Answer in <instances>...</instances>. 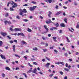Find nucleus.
Instances as JSON below:
<instances>
[{
  "label": "nucleus",
  "instance_id": "nucleus-16",
  "mask_svg": "<svg viewBox=\"0 0 79 79\" xmlns=\"http://www.w3.org/2000/svg\"><path fill=\"white\" fill-rule=\"evenodd\" d=\"M29 9L30 10V11H33V10H34V9L33 7H29Z\"/></svg>",
  "mask_w": 79,
  "mask_h": 79
},
{
  "label": "nucleus",
  "instance_id": "nucleus-31",
  "mask_svg": "<svg viewBox=\"0 0 79 79\" xmlns=\"http://www.w3.org/2000/svg\"><path fill=\"white\" fill-rule=\"evenodd\" d=\"M27 31L28 32H31V30L29 28L28 29Z\"/></svg>",
  "mask_w": 79,
  "mask_h": 79
},
{
  "label": "nucleus",
  "instance_id": "nucleus-15",
  "mask_svg": "<svg viewBox=\"0 0 79 79\" xmlns=\"http://www.w3.org/2000/svg\"><path fill=\"white\" fill-rule=\"evenodd\" d=\"M32 73H35V72H37V69L36 68H35L33 71H31Z\"/></svg>",
  "mask_w": 79,
  "mask_h": 79
},
{
  "label": "nucleus",
  "instance_id": "nucleus-47",
  "mask_svg": "<svg viewBox=\"0 0 79 79\" xmlns=\"http://www.w3.org/2000/svg\"><path fill=\"white\" fill-rule=\"evenodd\" d=\"M55 8L56 9H58V5H56L55 7Z\"/></svg>",
  "mask_w": 79,
  "mask_h": 79
},
{
  "label": "nucleus",
  "instance_id": "nucleus-26",
  "mask_svg": "<svg viewBox=\"0 0 79 79\" xmlns=\"http://www.w3.org/2000/svg\"><path fill=\"white\" fill-rule=\"evenodd\" d=\"M16 18H17V19H21V17H20L18 15L16 16Z\"/></svg>",
  "mask_w": 79,
  "mask_h": 79
},
{
  "label": "nucleus",
  "instance_id": "nucleus-34",
  "mask_svg": "<svg viewBox=\"0 0 79 79\" xmlns=\"http://www.w3.org/2000/svg\"><path fill=\"white\" fill-rule=\"evenodd\" d=\"M11 35H18V34H17V33H14V34H11Z\"/></svg>",
  "mask_w": 79,
  "mask_h": 79
},
{
  "label": "nucleus",
  "instance_id": "nucleus-23",
  "mask_svg": "<svg viewBox=\"0 0 79 79\" xmlns=\"http://www.w3.org/2000/svg\"><path fill=\"white\" fill-rule=\"evenodd\" d=\"M2 44H3V42L2 41H0V47H2Z\"/></svg>",
  "mask_w": 79,
  "mask_h": 79
},
{
  "label": "nucleus",
  "instance_id": "nucleus-59",
  "mask_svg": "<svg viewBox=\"0 0 79 79\" xmlns=\"http://www.w3.org/2000/svg\"><path fill=\"white\" fill-rule=\"evenodd\" d=\"M62 50H64V51H65V48L64 47H63V48H62Z\"/></svg>",
  "mask_w": 79,
  "mask_h": 79
},
{
  "label": "nucleus",
  "instance_id": "nucleus-43",
  "mask_svg": "<svg viewBox=\"0 0 79 79\" xmlns=\"http://www.w3.org/2000/svg\"><path fill=\"white\" fill-rule=\"evenodd\" d=\"M53 76V74H51L50 75H49V77H52Z\"/></svg>",
  "mask_w": 79,
  "mask_h": 79
},
{
  "label": "nucleus",
  "instance_id": "nucleus-9",
  "mask_svg": "<svg viewBox=\"0 0 79 79\" xmlns=\"http://www.w3.org/2000/svg\"><path fill=\"white\" fill-rule=\"evenodd\" d=\"M52 12L51 11H48V16L49 18H51V16H50V15H52Z\"/></svg>",
  "mask_w": 79,
  "mask_h": 79
},
{
  "label": "nucleus",
  "instance_id": "nucleus-46",
  "mask_svg": "<svg viewBox=\"0 0 79 79\" xmlns=\"http://www.w3.org/2000/svg\"><path fill=\"white\" fill-rule=\"evenodd\" d=\"M33 63L34 64H35V65H37V62H33Z\"/></svg>",
  "mask_w": 79,
  "mask_h": 79
},
{
  "label": "nucleus",
  "instance_id": "nucleus-33",
  "mask_svg": "<svg viewBox=\"0 0 79 79\" xmlns=\"http://www.w3.org/2000/svg\"><path fill=\"white\" fill-rule=\"evenodd\" d=\"M23 75H24L25 77H26V78H27V75H26V74L25 73H23Z\"/></svg>",
  "mask_w": 79,
  "mask_h": 79
},
{
  "label": "nucleus",
  "instance_id": "nucleus-12",
  "mask_svg": "<svg viewBox=\"0 0 79 79\" xmlns=\"http://www.w3.org/2000/svg\"><path fill=\"white\" fill-rule=\"evenodd\" d=\"M44 27L46 29V31H48V29L47 28V27L46 25H44Z\"/></svg>",
  "mask_w": 79,
  "mask_h": 79
},
{
  "label": "nucleus",
  "instance_id": "nucleus-24",
  "mask_svg": "<svg viewBox=\"0 0 79 79\" xmlns=\"http://www.w3.org/2000/svg\"><path fill=\"white\" fill-rule=\"evenodd\" d=\"M64 70L65 71H67V72H68V71H69V69H66V68H64Z\"/></svg>",
  "mask_w": 79,
  "mask_h": 79
},
{
  "label": "nucleus",
  "instance_id": "nucleus-32",
  "mask_svg": "<svg viewBox=\"0 0 79 79\" xmlns=\"http://www.w3.org/2000/svg\"><path fill=\"white\" fill-rule=\"evenodd\" d=\"M70 18H71V17H72V18H75V17H74V16L73 15H70L69 16Z\"/></svg>",
  "mask_w": 79,
  "mask_h": 79
},
{
  "label": "nucleus",
  "instance_id": "nucleus-27",
  "mask_svg": "<svg viewBox=\"0 0 79 79\" xmlns=\"http://www.w3.org/2000/svg\"><path fill=\"white\" fill-rule=\"evenodd\" d=\"M66 37V39L67 40V41L68 42H70V41H69V39L68 38V37Z\"/></svg>",
  "mask_w": 79,
  "mask_h": 79
},
{
  "label": "nucleus",
  "instance_id": "nucleus-42",
  "mask_svg": "<svg viewBox=\"0 0 79 79\" xmlns=\"http://www.w3.org/2000/svg\"><path fill=\"white\" fill-rule=\"evenodd\" d=\"M37 8V6H33V9L34 10V9H35Z\"/></svg>",
  "mask_w": 79,
  "mask_h": 79
},
{
  "label": "nucleus",
  "instance_id": "nucleus-63",
  "mask_svg": "<svg viewBox=\"0 0 79 79\" xmlns=\"http://www.w3.org/2000/svg\"><path fill=\"white\" fill-rule=\"evenodd\" d=\"M68 77H67V76H65L64 77V79H67Z\"/></svg>",
  "mask_w": 79,
  "mask_h": 79
},
{
  "label": "nucleus",
  "instance_id": "nucleus-56",
  "mask_svg": "<svg viewBox=\"0 0 79 79\" xmlns=\"http://www.w3.org/2000/svg\"><path fill=\"white\" fill-rule=\"evenodd\" d=\"M74 5L76 6L77 5V3L76 2H74Z\"/></svg>",
  "mask_w": 79,
  "mask_h": 79
},
{
  "label": "nucleus",
  "instance_id": "nucleus-52",
  "mask_svg": "<svg viewBox=\"0 0 79 79\" xmlns=\"http://www.w3.org/2000/svg\"><path fill=\"white\" fill-rule=\"evenodd\" d=\"M21 33H18L17 34V35L19 36V35H21Z\"/></svg>",
  "mask_w": 79,
  "mask_h": 79
},
{
  "label": "nucleus",
  "instance_id": "nucleus-37",
  "mask_svg": "<svg viewBox=\"0 0 79 79\" xmlns=\"http://www.w3.org/2000/svg\"><path fill=\"white\" fill-rule=\"evenodd\" d=\"M15 56H16V57H18V58H20V56L17 54H15Z\"/></svg>",
  "mask_w": 79,
  "mask_h": 79
},
{
  "label": "nucleus",
  "instance_id": "nucleus-36",
  "mask_svg": "<svg viewBox=\"0 0 79 79\" xmlns=\"http://www.w3.org/2000/svg\"><path fill=\"white\" fill-rule=\"evenodd\" d=\"M10 11H14V9H13V8L10 7Z\"/></svg>",
  "mask_w": 79,
  "mask_h": 79
},
{
  "label": "nucleus",
  "instance_id": "nucleus-53",
  "mask_svg": "<svg viewBox=\"0 0 79 79\" xmlns=\"http://www.w3.org/2000/svg\"><path fill=\"white\" fill-rule=\"evenodd\" d=\"M54 47V46H53L52 47H50V48L51 49H53V48Z\"/></svg>",
  "mask_w": 79,
  "mask_h": 79
},
{
  "label": "nucleus",
  "instance_id": "nucleus-48",
  "mask_svg": "<svg viewBox=\"0 0 79 79\" xmlns=\"http://www.w3.org/2000/svg\"><path fill=\"white\" fill-rule=\"evenodd\" d=\"M31 3H33V4H36V2H34V1H32L31 2Z\"/></svg>",
  "mask_w": 79,
  "mask_h": 79
},
{
  "label": "nucleus",
  "instance_id": "nucleus-58",
  "mask_svg": "<svg viewBox=\"0 0 79 79\" xmlns=\"http://www.w3.org/2000/svg\"><path fill=\"white\" fill-rule=\"evenodd\" d=\"M68 68L69 69H71V65H69L68 66Z\"/></svg>",
  "mask_w": 79,
  "mask_h": 79
},
{
  "label": "nucleus",
  "instance_id": "nucleus-57",
  "mask_svg": "<svg viewBox=\"0 0 79 79\" xmlns=\"http://www.w3.org/2000/svg\"><path fill=\"white\" fill-rule=\"evenodd\" d=\"M7 37L8 38V39H11V38L9 36H7Z\"/></svg>",
  "mask_w": 79,
  "mask_h": 79
},
{
  "label": "nucleus",
  "instance_id": "nucleus-19",
  "mask_svg": "<svg viewBox=\"0 0 79 79\" xmlns=\"http://www.w3.org/2000/svg\"><path fill=\"white\" fill-rule=\"evenodd\" d=\"M54 25L56 26V27H58L59 26V24L58 23H54Z\"/></svg>",
  "mask_w": 79,
  "mask_h": 79
},
{
  "label": "nucleus",
  "instance_id": "nucleus-45",
  "mask_svg": "<svg viewBox=\"0 0 79 79\" xmlns=\"http://www.w3.org/2000/svg\"><path fill=\"white\" fill-rule=\"evenodd\" d=\"M45 58H46V59H47V60H48V61H50V59L49 58H48V57H45Z\"/></svg>",
  "mask_w": 79,
  "mask_h": 79
},
{
  "label": "nucleus",
  "instance_id": "nucleus-18",
  "mask_svg": "<svg viewBox=\"0 0 79 79\" xmlns=\"http://www.w3.org/2000/svg\"><path fill=\"white\" fill-rule=\"evenodd\" d=\"M5 69H6V70H8V71L10 70V67H6L5 68Z\"/></svg>",
  "mask_w": 79,
  "mask_h": 79
},
{
  "label": "nucleus",
  "instance_id": "nucleus-28",
  "mask_svg": "<svg viewBox=\"0 0 79 79\" xmlns=\"http://www.w3.org/2000/svg\"><path fill=\"white\" fill-rule=\"evenodd\" d=\"M8 21H4V23L5 24V25H6V24H8Z\"/></svg>",
  "mask_w": 79,
  "mask_h": 79
},
{
  "label": "nucleus",
  "instance_id": "nucleus-38",
  "mask_svg": "<svg viewBox=\"0 0 79 79\" xmlns=\"http://www.w3.org/2000/svg\"><path fill=\"white\" fill-rule=\"evenodd\" d=\"M64 55L65 56H68V53H64Z\"/></svg>",
  "mask_w": 79,
  "mask_h": 79
},
{
  "label": "nucleus",
  "instance_id": "nucleus-20",
  "mask_svg": "<svg viewBox=\"0 0 79 79\" xmlns=\"http://www.w3.org/2000/svg\"><path fill=\"white\" fill-rule=\"evenodd\" d=\"M46 2H47V3L48 2V3H52V0H48L47 1H46Z\"/></svg>",
  "mask_w": 79,
  "mask_h": 79
},
{
  "label": "nucleus",
  "instance_id": "nucleus-14",
  "mask_svg": "<svg viewBox=\"0 0 79 79\" xmlns=\"http://www.w3.org/2000/svg\"><path fill=\"white\" fill-rule=\"evenodd\" d=\"M33 50L34 51H37L38 50V48L37 47H35L33 48Z\"/></svg>",
  "mask_w": 79,
  "mask_h": 79
},
{
  "label": "nucleus",
  "instance_id": "nucleus-6",
  "mask_svg": "<svg viewBox=\"0 0 79 79\" xmlns=\"http://www.w3.org/2000/svg\"><path fill=\"white\" fill-rule=\"evenodd\" d=\"M52 23V21H51V20L50 19H48V20H47L46 21V24H50V23Z\"/></svg>",
  "mask_w": 79,
  "mask_h": 79
},
{
  "label": "nucleus",
  "instance_id": "nucleus-5",
  "mask_svg": "<svg viewBox=\"0 0 79 79\" xmlns=\"http://www.w3.org/2000/svg\"><path fill=\"white\" fill-rule=\"evenodd\" d=\"M0 32H1V35H2L3 36H5V35H6V33L5 32H3L2 31H1Z\"/></svg>",
  "mask_w": 79,
  "mask_h": 79
},
{
  "label": "nucleus",
  "instance_id": "nucleus-17",
  "mask_svg": "<svg viewBox=\"0 0 79 79\" xmlns=\"http://www.w3.org/2000/svg\"><path fill=\"white\" fill-rule=\"evenodd\" d=\"M59 73L61 75H63L64 74V73L62 71H59Z\"/></svg>",
  "mask_w": 79,
  "mask_h": 79
},
{
  "label": "nucleus",
  "instance_id": "nucleus-39",
  "mask_svg": "<svg viewBox=\"0 0 79 79\" xmlns=\"http://www.w3.org/2000/svg\"><path fill=\"white\" fill-rule=\"evenodd\" d=\"M8 16V13H6L5 15V16L6 17H7V16Z\"/></svg>",
  "mask_w": 79,
  "mask_h": 79
},
{
  "label": "nucleus",
  "instance_id": "nucleus-44",
  "mask_svg": "<svg viewBox=\"0 0 79 79\" xmlns=\"http://www.w3.org/2000/svg\"><path fill=\"white\" fill-rule=\"evenodd\" d=\"M25 56L23 57V58L25 59L26 60H27V57L26 56Z\"/></svg>",
  "mask_w": 79,
  "mask_h": 79
},
{
  "label": "nucleus",
  "instance_id": "nucleus-8",
  "mask_svg": "<svg viewBox=\"0 0 79 79\" xmlns=\"http://www.w3.org/2000/svg\"><path fill=\"white\" fill-rule=\"evenodd\" d=\"M0 56H1L2 58V59H4V60H6V58H5V56L2 55V54H1Z\"/></svg>",
  "mask_w": 79,
  "mask_h": 79
},
{
  "label": "nucleus",
  "instance_id": "nucleus-35",
  "mask_svg": "<svg viewBox=\"0 0 79 79\" xmlns=\"http://www.w3.org/2000/svg\"><path fill=\"white\" fill-rule=\"evenodd\" d=\"M43 50L44 52H46L47 51V49H43Z\"/></svg>",
  "mask_w": 79,
  "mask_h": 79
},
{
  "label": "nucleus",
  "instance_id": "nucleus-30",
  "mask_svg": "<svg viewBox=\"0 0 79 79\" xmlns=\"http://www.w3.org/2000/svg\"><path fill=\"white\" fill-rule=\"evenodd\" d=\"M76 27H77V28H79V23H78L76 26Z\"/></svg>",
  "mask_w": 79,
  "mask_h": 79
},
{
  "label": "nucleus",
  "instance_id": "nucleus-21",
  "mask_svg": "<svg viewBox=\"0 0 79 79\" xmlns=\"http://www.w3.org/2000/svg\"><path fill=\"white\" fill-rule=\"evenodd\" d=\"M60 25L61 27H65V25L64 23H61Z\"/></svg>",
  "mask_w": 79,
  "mask_h": 79
},
{
  "label": "nucleus",
  "instance_id": "nucleus-40",
  "mask_svg": "<svg viewBox=\"0 0 79 79\" xmlns=\"http://www.w3.org/2000/svg\"><path fill=\"white\" fill-rule=\"evenodd\" d=\"M68 3V1H66L64 2V4L65 5H67Z\"/></svg>",
  "mask_w": 79,
  "mask_h": 79
},
{
  "label": "nucleus",
  "instance_id": "nucleus-13",
  "mask_svg": "<svg viewBox=\"0 0 79 79\" xmlns=\"http://www.w3.org/2000/svg\"><path fill=\"white\" fill-rule=\"evenodd\" d=\"M21 43L22 44H24L25 45H26V44H27V43L24 41H22Z\"/></svg>",
  "mask_w": 79,
  "mask_h": 79
},
{
  "label": "nucleus",
  "instance_id": "nucleus-64",
  "mask_svg": "<svg viewBox=\"0 0 79 79\" xmlns=\"http://www.w3.org/2000/svg\"><path fill=\"white\" fill-rule=\"evenodd\" d=\"M53 28V29H56L57 30V29L56 27H52Z\"/></svg>",
  "mask_w": 79,
  "mask_h": 79
},
{
  "label": "nucleus",
  "instance_id": "nucleus-10",
  "mask_svg": "<svg viewBox=\"0 0 79 79\" xmlns=\"http://www.w3.org/2000/svg\"><path fill=\"white\" fill-rule=\"evenodd\" d=\"M13 51L14 52H15L16 51V49L15 48H16V46L15 45H13Z\"/></svg>",
  "mask_w": 79,
  "mask_h": 79
},
{
  "label": "nucleus",
  "instance_id": "nucleus-22",
  "mask_svg": "<svg viewBox=\"0 0 79 79\" xmlns=\"http://www.w3.org/2000/svg\"><path fill=\"white\" fill-rule=\"evenodd\" d=\"M67 18H65L64 19V22H65V23H67Z\"/></svg>",
  "mask_w": 79,
  "mask_h": 79
},
{
  "label": "nucleus",
  "instance_id": "nucleus-29",
  "mask_svg": "<svg viewBox=\"0 0 79 79\" xmlns=\"http://www.w3.org/2000/svg\"><path fill=\"white\" fill-rule=\"evenodd\" d=\"M23 21H25V22H27V19H23Z\"/></svg>",
  "mask_w": 79,
  "mask_h": 79
},
{
  "label": "nucleus",
  "instance_id": "nucleus-55",
  "mask_svg": "<svg viewBox=\"0 0 79 79\" xmlns=\"http://www.w3.org/2000/svg\"><path fill=\"white\" fill-rule=\"evenodd\" d=\"M42 61H43V62H44L45 61V59H43V60H42Z\"/></svg>",
  "mask_w": 79,
  "mask_h": 79
},
{
  "label": "nucleus",
  "instance_id": "nucleus-50",
  "mask_svg": "<svg viewBox=\"0 0 79 79\" xmlns=\"http://www.w3.org/2000/svg\"><path fill=\"white\" fill-rule=\"evenodd\" d=\"M8 24H11V23L10 21H8Z\"/></svg>",
  "mask_w": 79,
  "mask_h": 79
},
{
  "label": "nucleus",
  "instance_id": "nucleus-61",
  "mask_svg": "<svg viewBox=\"0 0 79 79\" xmlns=\"http://www.w3.org/2000/svg\"><path fill=\"white\" fill-rule=\"evenodd\" d=\"M40 18H41V19H43V18H44V17H42V16H40Z\"/></svg>",
  "mask_w": 79,
  "mask_h": 79
},
{
  "label": "nucleus",
  "instance_id": "nucleus-11",
  "mask_svg": "<svg viewBox=\"0 0 79 79\" xmlns=\"http://www.w3.org/2000/svg\"><path fill=\"white\" fill-rule=\"evenodd\" d=\"M50 64V63L48 62L46 64L45 66H46V67L48 68H49V67L48 66H49Z\"/></svg>",
  "mask_w": 79,
  "mask_h": 79
},
{
  "label": "nucleus",
  "instance_id": "nucleus-2",
  "mask_svg": "<svg viewBox=\"0 0 79 79\" xmlns=\"http://www.w3.org/2000/svg\"><path fill=\"white\" fill-rule=\"evenodd\" d=\"M11 4L12 5H13L12 6V7L13 8H15V7H16V6H17V5L14 2H12Z\"/></svg>",
  "mask_w": 79,
  "mask_h": 79
},
{
  "label": "nucleus",
  "instance_id": "nucleus-7",
  "mask_svg": "<svg viewBox=\"0 0 79 79\" xmlns=\"http://www.w3.org/2000/svg\"><path fill=\"white\" fill-rule=\"evenodd\" d=\"M62 13V12L61 11H59L58 12L55 14V15H60V14H61Z\"/></svg>",
  "mask_w": 79,
  "mask_h": 79
},
{
  "label": "nucleus",
  "instance_id": "nucleus-41",
  "mask_svg": "<svg viewBox=\"0 0 79 79\" xmlns=\"http://www.w3.org/2000/svg\"><path fill=\"white\" fill-rule=\"evenodd\" d=\"M31 61H34V60H35V59L33 58H31Z\"/></svg>",
  "mask_w": 79,
  "mask_h": 79
},
{
  "label": "nucleus",
  "instance_id": "nucleus-1",
  "mask_svg": "<svg viewBox=\"0 0 79 79\" xmlns=\"http://www.w3.org/2000/svg\"><path fill=\"white\" fill-rule=\"evenodd\" d=\"M22 12H20L19 13V15H21V16H22V17H24V15L23 14V13H27V10H26V9H24L22 10Z\"/></svg>",
  "mask_w": 79,
  "mask_h": 79
},
{
  "label": "nucleus",
  "instance_id": "nucleus-62",
  "mask_svg": "<svg viewBox=\"0 0 79 79\" xmlns=\"http://www.w3.org/2000/svg\"><path fill=\"white\" fill-rule=\"evenodd\" d=\"M59 32V33H60V34L62 32V30H60Z\"/></svg>",
  "mask_w": 79,
  "mask_h": 79
},
{
  "label": "nucleus",
  "instance_id": "nucleus-3",
  "mask_svg": "<svg viewBox=\"0 0 79 79\" xmlns=\"http://www.w3.org/2000/svg\"><path fill=\"white\" fill-rule=\"evenodd\" d=\"M55 64H62L63 65V66H64V63L61 62H57L55 63Z\"/></svg>",
  "mask_w": 79,
  "mask_h": 79
},
{
  "label": "nucleus",
  "instance_id": "nucleus-4",
  "mask_svg": "<svg viewBox=\"0 0 79 79\" xmlns=\"http://www.w3.org/2000/svg\"><path fill=\"white\" fill-rule=\"evenodd\" d=\"M21 31V29L19 28H16L14 29L15 32H16V31Z\"/></svg>",
  "mask_w": 79,
  "mask_h": 79
},
{
  "label": "nucleus",
  "instance_id": "nucleus-51",
  "mask_svg": "<svg viewBox=\"0 0 79 79\" xmlns=\"http://www.w3.org/2000/svg\"><path fill=\"white\" fill-rule=\"evenodd\" d=\"M21 35L23 37H24V34H23V33H21Z\"/></svg>",
  "mask_w": 79,
  "mask_h": 79
},
{
  "label": "nucleus",
  "instance_id": "nucleus-49",
  "mask_svg": "<svg viewBox=\"0 0 79 79\" xmlns=\"http://www.w3.org/2000/svg\"><path fill=\"white\" fill-rule=\"evenodd\" d=\"M10 29L11 31H14V30H13V29H12V28H10Z\"/></svg>",
  "mask_w": 79,
  "mask_h": 79
},
{
  "label": "nucleus",
  "instance_id": "nucleus-54",
  "mask_svg": "<svg viewBox=\"0 0 79 79\" xmlns=\"http://www.w3.org/2000/svg\"><path fill=\"white\" fill-rule=\"evenodd\" d=\"M63 7L64 8V9H67V7L65 6H63Z\"/></svg>",
  "mask_w": 79,
  "mask_h": 79
},
{
  "label": "nucleus",
  "instance_id": "nucleus-25",
  "mask_svg": "<svg viewBox=\"0 0 79 79\" xmlns=\"http://www.w3.org/2000/svg\"><path fill=\"white\" fill-rule=\"evenodd\" d=\"M2 76L3 77H5V74L4 73H2Z\"/></svg>",
  "mask_w": 79,
  "mask_h": 79
},
{
  "label": "nucleus",
  "instance_id": "nucleus-60",
  "mask_svg": "<svg viewBox=\"0 0 79 79\" xmlns=\"http://www.w3.org/2000/svg\"><path fill=\"white\" fill-rule=\"evenodd\" d=\"M14 42H15L16 43H17V40H14Z\"/></svg>",
  "mask_w": 79,
  "mask_h": 79
}]
</instances>
